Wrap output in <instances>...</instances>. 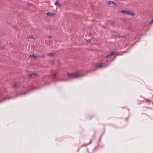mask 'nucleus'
Returning <instances> with one entry per match:
<instances>
[{
	"instance_id": "nucleus-15",
	"label": "nucleus",
	"mask_w": 153,
	"mask_h": 153,
	"mask_svg": "<svg viewBox=\"0 0 153 153\" xmlns=\"http://www.w3.org/2000/svg\"><path fill=\"white\" fill-rule=\"evenodd\" d=\"M58 73V71H56V73H55L54 75H53V77L54 78H55L56 76V74Z\"/></svg>"
},
{
	"instance_id": "nucleus-19",
	"label": "nucleus",
	"mask_w": 153,
	"mask_h": 153,
	"mask_svg": "<svg viewBox=\"0 0 153 153\" xmlns=\"http://www.w3.org/2000/svg\"><path fill=\"white\" fill-rule=\"evenodd\" d=\"M91 39H88L87 40V42H91Z\"/></svg>"
},
{
	"instance_id": "nucleus-4",
	"label": "nucleus",
	"mask_w": 153,
	"mask_h": 153,
	"mask_svg": "<svg viewBox=\"0 0 153 153\" xmlns=\"http://www.w3.org/2000/svg\"><path fill=\"white\" fill-rule=\"evenodd\" d=\"M54 15V13H51L50 12H48L47 13V15L48 16H51L52 15Z\"/></svg>"
},
{
	"instance_id": "nucleus-16",
	"label": "nucleus",
	"mask_w": 153,
	"mask_h": 153,
	"mask_svg": "<svg viewBox=\"0 0 153 153\" xmlns=\"http://www.w3.org/2000/svg\"><path fill=\"white\" fill-rule=\"evenodd\" d=\"M6 98L5 99H4L3 100H0V102H3L4 100H6L7 99H9V98Z\"/></svg>"
},
{
	"instance_id": "nucleus-24",
	"label": "nucleus",
	"mask_w": 153,
	"mask_h": 153,
	"mask_svg": "<svg viewBox=\"0 0 153 153\" xmlns=\"http://www.w3.org/2000/svg\"><path fill=\"white\" fill-rule=\"evenodd\" d=\"M152 104H153V102H152Z\"/></svg>"
},
{
	"instance_id": "nucleus-10",
	"label": "nucleus",
	"mask_w": 153,
	"mask_h": 153,
	"mask_svg": "<svg viewBox=\"0 0 153 153\" xmlns=\"http://www.w3.org/2000/svg\"><path fill=\"white\" fill-rule=\"evenodd\" d=\"M36 75H37L36 74L33 73H32L30 74V76H31L34 77L35 76H36Z\"/></svg>"
},
{
	"instance_id": "nucleus-12",
	"label": "nucleus",
	"mask_w": 153,
	"mask_h": 153,
	"mask_svg": "<svg viewBox=\"0 0 153 153\" xmlns=\"http://www.w3.org/2000/svg\"><path fill=\"white\" fill-rule=\"evenodd\" d=\"M13 87L14 88H18L19 86L16 84H14L13 85Z\"/></svg>"
},
{
	"instance_id": "nucleus-22",
	"label": "nucleus",
	"mask_w": 153,
	"mask_h": 153,
	"mask_svg": "<svg viewBox=\"0 0 153 153\" xmlns=\"http://www.w3.org/2000/svg\"><path fill=\"white\" fill-rule=\"evenodd\" d=\"M87 145V144H86V145H82V146H86V145Z\"/></svg>"
},
{
	"instance_id": "nucleus-14",
	"label": "nucleus",
	"mask_w": 153,
	"mask_h": 153,
	"mask_svg": "<svg viewBox=\"0 0 153 153\" xmlns=\"http://www.w3.org/2000/svg\"><path fill=\"white\" fill-rule=\"evenodd\" d=\"M53 53H49L48 54V56H53Z\"/></svg>"
},
{
	"instance_id": "nucleus-21",
	"label": "nucleus",
	"mask_w": 153,
	"mask_h": 153,
	"mask_svg": "<svg viewBox=\"0 0 153 153\" xmlns=\"http://www.w3.org/2000/svg\"><path fill=\"white\" fill-rule=\"evenodd\" d=\"M153 22V19L150 21V23H151Z\"/></svg>"
},
{
	"instance_id": "nucleus-11",
	"label": "nucleus",
	"mask_w": 153,
	"mask_h": 153,
	"mask_svg": "<svg viewBox=\"0 0 153 153\" xmlns=\"http://www.w3.org/2000/svg\"><path fill=\"white\" fill-rule=\"evenodd\" d=\"M68 80L66 79H59V80L61 81H67Z\"/></svg>"
},
{
	"instance_id": "nucleus-7",
	"label": "nucleus",
	"mask_w": 153,
	"mask_h": 153,
	"mask_svg": "<svg viewBox=\"0 0 153 153\" xmlns=\"http://www.w3.org/2000/svg\"><path fill=\"white\" fill-rule=\"evenodd\" d=\"M112 1H107V2L109 5H111L112 4Z\"/></svg>"
},
{
	"instance_id": "nucleus-23",
	"label": "nucleus",
	"mask_w": 153,
	"mask_h": 153,
	"mask_svg": "<svg viewBox=\"0 0 153 153\" xmlns=\"http://www.w3.org/2000/svg\"><path fill=\"white\" fill-rule=\"evenodd\" d=\"M49 37H50V38H51V37L50 36H49Z\"/></svg>"
},
{
	"instance_id": "nucleus-3",
	"label": "nucleus",
	"mask_w": 153,
	"mask_h": 153,
	"mask_svg": "<svg viewBox=\"0 0 153 153\" xmlns=\"http://www.w3.org/2000/svg\"><path fill=\"white\" fill-rule=\"evenodd\" d=\"M127 14L129 15H131L132 16H134L135 15L134 13H132L130 11H127Z\"/></svg>"
},
{
	"instance_id": "nucleus-1",
	"label": "nucleus",
	"mask_w": 153,
	"mask_h": 153,
	"mask_svg": "<svg viewBox=\"0 0 153 153\" xmlns=\"http://www.w3.org/2000/svg\"><path fill=\"white\" fill-rule=\"evenodd\" d=\"M67 75L70 78H77L79 77H81L83 76L85 74L82 75L80 74V73H67Z\"/></svg>"
},
{
	"instance_id": "nucleus-18",
	"label": "nucleus",
	"mask_w": 153,
	"mask_h": 153,
	"mask_svg": "<svg viewBox=\"0 0 153 153\" xmlns=\"http://www.w3.org/2000/svg\"><path fill=\"white\" fill-rule=\"evenodd\" d=\"M112 4H114V5H117V4L113 1H112Z\"/></svg>"
},
{
	"instance_id": "nucleus-13",
	"label": "nucleus",
	"mask_w": 153,
	"mask_h": 153,
	"mask_svg": "<svg viewBox=\"0 0 153 153\" xmlns=\"http://www.w3.org/2000/svg\"><path fill=\"white\" fill-rule=\"evenodd\" d=\"M30 38H31V39H34V37L33 36H28V39H29Z\"/></svg>"
},
{
	"instance_id": "nucleus-9",
	"label": "nucleus",
	"mask_w": 153,
	"mask_h": 153,
	"mask_svg": "<svg viewBox=\"0 0 153 153\" xmlns=\"http://www.w3.org/2000/svg\"><path fill=\"white\" fill-rule=\"evenodd\" d=\"M55 4L56 5H58L59 6H61L62 4L59 3L58 2L56 1L55 3Z\"/></svg>"
},
{
	"instance_id": "nucleus-5",
	"label": "nucleus",
	"mask_w": 153,
	"mask_h": 153,
	"mask_svg": "<svg viewBox=\"0 0 153 153\" xmlns=\"http://www.w3.org/2000/svg\"><path fill=\"white\" fill-rule=\"evenodd\" d=\"M115 53L114 52H112L111 53H110L109 54H108L106 56V58H108L109 56H111L113 55Z\"/></svg>"
},
{
	"instance_id": "nucleus-2",
	"label": "nucleus",
	"mask_w": 153,
	"mask_h": 153,
	"mask_svg": "<svg viewBox=\"0 0 153 153\" xmlns=\"http://www.w3.org/2000/svg\"><path fill=\"white\" fill-rule=\"evenodd\" d=\"M108 65H106L105 66H103L102 63H97L96 65V67L98 68H105Z\"/></svg>"
},
{
	"instance_id": "nucleus-6",
	"label": "nucleus",
	"mask_w": 153,
	"mask_h": 153,
	"mask_svg": "<svg viewBox=\"0 0 153 153\" xmlns=\"http://www.w3.org/2000/svg\"><path fill=\"white\" fill-rule=\"evenodd\" d=\"M116 37H117L118 38H124V37H125V36H123L121 35H116Z\"/></svg>"
},
{
	"instance_id": "nucleus-20",
	"label": "nucleus",
	"mask_w": 153,
	"mask_h": 153,
	"mask_svg": "<svg viewBox=\"0 0 153 153\" xmlns=\"http://www.w3.org/2000/svg\"><path fill=\"white\" fill-rule=\"evenodd\" d=\"M92 140H91L90 141V143H88V144H91V143H92Z\"/></svg>"
},
{
	"instance_id": "nucleus-8",
	"label": "nucleus",
	"mask_w": 153,
	"mask_h": 153,
	"mask_svg": "<svg viewBox=\"0 0 153 153\" xmlns=\"http://www.w3.org/2000/svg\"><path fill=\"white\" fill-rule=\"evenodd\" d=\"M127 11L126 10H122L121 11V13L123 14H127Z\"/></svg>"
},
{
	"instance_id": "nucleus-17",
	"label": "nucleus",
	"mask_w": 153,
	"mask_h": 153,
	"mask_svg": "<svg viewBox=\"0 0 153 153\" xmlns=\"http://www.w3.org/2000/svg\"><path fill=\"white\" fill-rule=\"evenodd\" d=\"M34 56V57H36V56H35V55L34 54V53H33V54H32V55H30V57H32V56Z\"/></svg>"
}]
</instances>
